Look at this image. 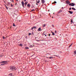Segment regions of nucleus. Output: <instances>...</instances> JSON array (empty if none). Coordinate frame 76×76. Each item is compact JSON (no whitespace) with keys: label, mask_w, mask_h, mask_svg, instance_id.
Instances as JSON below:
<instances>
[{"label":"nucleus","mask_w":76,"mask_h":76,"mask_svg":"<svg viewBox=\"0 0 76 76\" xmlns=\"http://www.w3.org/2000/svg\"><path fill=\"white\" fill-rule=\"evenodd\" d=\"M75 26H76V25H75Z\"/></svg>","instance_id":"45"},{"label":"nucleus","mask_w":76,"mask_h":76,"mask_svg":"<svg viewBox=\"0 0 76 76\" xmlns=\"http://www.w3.org/2000/svg\"><path fill=\"white\" fill-rule=\"evenodd\" d=\"M34 29V27H32L31 28V29Z\"/></svg>","instance_id":"32"},{"label":"nucleus","mask_w":76,"mask_h":76,"mask_svg":"<svg viewBox=\"0 0 76 76\" xmlns=\"http://www.w3.org/2000/svg\"><path fill=\"white\" fill-rule=\"evenodd\" d=\"M27 6L29 7H30V4H27Z\"/></svg>","instance_id":"14"},{"label":"nucleus","mask_w":76,"mask_h":76,"mask_svg":"<svg viewBox=\"0 0 76 76\" xmlns=\"http://www.w3.org/2000/svg\"><path fill=\"white\" fill-rule=\"evenodd\" d=\"M43 28L45 27V24H44L43 25Z\"/></svg>","instance_id":"21"},{"label":"nucleus","mask_w":76,"mask_h":76,"mask_svg":"<svg viewBox=\"0 0 76 76\" xmlns=\"http://www.w3.org/2000/svg\"><path fill=\"white\" fill-rule=\"evenodd\" d=\"M68 12L69 13H70V14H73V12H72V11H68Z\"/></svg>","instance_id":"7"},{"label":"nucleus","mask_w":76,"mask_h":76,"mask_svg":"<svg viewBox=\"0 0 76 76\" xmlns=\"http://www.w3.org/2000/svg\"><path fill=\"white\" fill-rule=\"evenodd\" d=\"M6 7L7 9H8V8H7V7L6 6Z\"/></svg>","instance_id":"35"},{"label":"nucleus","mask_w":76,"mask_h":76,"mask_svg":"<svg viewBox=\"0 0 76 76\" xmlns=\"http://www.w3.org/2000/svg\"><path fill=\"white\" fill-rule=\"evenodd\" d=\"M25 49H29V48L28 47H25Z\"/></svg>","instance_id":"16"},{"label":"nucleus","mask_w":76,"mask_h":76,"mask_svg":"<svg viewBox=\"0 0 76 76\" xmlns=\"http://www.w3.org/2000/svg\"><path fill=\"white\" fill-rule=\"evenodd\" d=\"M41 2L42 4H44V3H45V1L44 0H41Z\"/></svg>","instance_id":"6"},{"label":"nucleus","mask_w":76,"mask_h":76,"mask_svg":"<svg viewBox=\"0 0 76 76\" xmlns=\"http://www.w3.org/2000/svg\"><path fill=\"white\" fill-rule=\"evenodd\" d=\"M24 1H26V0H24Z\"/></svg>","instance_id":"36"},{"label":"nucleus","mask_w":76,"mask_h":76,"mask_svg":"<svg viewBox=\"0 0 76 76\" xmlns=\"http://www.w3.org/2000/svg\"><path fill=\"white\" fill-rule=\"evenodd\" d=\"M53 56H50V57L48 58H50V59H51V58H53Z\"/></svg>","instance_id":"12"},{"label":"nucleus","mask_w":76,"mask_h":76,"mask_svg":"<svg viewBox=\"0 0 76 76\" xmlns=\"http://www.w3.org/2000/svg\"><path fill=\"white\" fill-rule=\"evenodd\" d=\"M3 39H4V37L3 36V37H2Z\"/></svg>","instance_id":"30"},{"label":"nucleus","mask_w":76,"mask_h":76,"mask_svg":"<svg viewBox=\"0 0 76 76\" xmlns=\"http://www.w3.org/2000/svg\"><path fill=\"white\" fill-rule=\"evenodd\" d=\"M32 12H34V11H35V10L33 9L31 10Z\"/></svg>","instance_id":"20"},{"label":"nucleus","mask_w":76,"mask_h":76,"mask_svg":"<svg viewBox=\"0 0 76 76\" xmlns=\"http://www.w3.org/2000/svg\"><path fill=\"white\" fill-rule=\"evenodd\" d=\"M37 3H39V0H38V1L37 2Z\"/></svg>","instance_id":"18"},{"label":"nucleus","mask_w":76,"mask_h":76,"mask_svg":"<svg viewBox=\"0 0 76 76\" xmlns=\"http://www.w3.org/2000/svg\"><path fill=\"white\" fill-rule=\"evenodd\" d=\"M8 4H10V3H8Z\"/></svg>","instance_id":"43"},{"label":"nucleus","mask_w":76,"mask_h":76,"mask_svg":"<svg viewBox=\"0 0 76 76\" xmlns=\"http://www.w3.org/2000/svg\"><path fill=\"white\" fill-rule=\"evenodd\" d=\"M71 9H72V8H71L69 9V10H71Z\"/></svg>","instance_id":"34"},{"label":"nucleus","mask_w":76,"mask_h":76,"mask_svg":"<svg viewBox=\"0 0 76 76\" xmlns=\"http://www.w3.org/2000/svg\"><path fill=\"white\" fill-rule=\"evenodd\" d=\"M71 47V46L70 45V46H69V47Z\"/></svg>","instance_id":"42"},{"label":"nucleus","mask_w":76,"mask_h":76,"mask_svg":"<svg viewBox=\"0 0 76 76\" xmlns=\"http://www.w3.org/2000/svg\"><path fill=\"white\" fill-rule=\"evenodd\" d=\"M11 7H13V5L12 4H11Z\"/></svg>","instance_id":"29"},{"label":"nucleus","mask_w":76,"mask_h":76,"mask_svg":"<svg viewBox=\"0 0 76 76\" xmlns=\"http://www.w3.org/2000/svg\"><path fill=\"white\" fill-rule=\"evenodd\" d=\"M53 18V17H52V18Z\"/></svg>","instance_id":"47"},{"label":"nucleus","mask_w":76,"mask_h":76,"mask_svg":"<svg viewBox=\"0 0 76 76\" xmlns=\"http://www.w3.org/2000/svg\"><path fill=\"white\" fill-rule=\"evenodd\" d=\"M74 53H75V54H76V51H75Z\"/></svg>","instance_id":"24"},{"label":"nucleus","mask_w":76,"mask_h":76,"mask_svg":"<svg viewBox=\"0 0 76 76\" xmlns=\"http://www.w3.org/2000/svg\"><path fill=\"white\" fill-rule=\"evenodd\" d=\"M33 28H34V29H36V27L34 26V27Z\"/></svg>","instance_id":"28"},{"label":"nucleus","mask_w":76,"mask_h":76,"mask_svg":"<svg viewBox=\"0 0 76 76\" xmlns=\"http://www.w3.org/2000/svg\"><path fill=\"white\" fill-rule=\"evenodd\" d=\"M36 4L37 5H38V3H36Z\"/></svg>","instance_id":"33"},{"label":"nucleus","mask_w":76,"mask_h":76,"mask_svg":"<svg viewBox=\"0 0 76 76\" xmlns=\"http://www.w3.org/2000/svg\"><path fill=\"white\" fill-rule=\"evenodd\" d=\"M13 26H15V25L14 23L13 24Z\"/></svg>","instance_id":"26"},{"label":"nucleus","mask_w":76,"mask_h":76,"mask_svg":"<svg viewBox=\"0 0 76 76\" xmlns=\"http://www.w3.org/2000/svg\"><path fill=\"white\" fill-rule=\"evenodd\" d=\"M54 3H57V2H56V1H54V3H53L52 4H54Z\"/></svg>","instance_id":"17"},{"label":"nucleus","mask_w":76,"mask_h":76,"mask_svg":"<svg viewBox=\"0 0 76 76\" xmlns=\"http://www.w3.org/2000/svg\"><path fill=\"white\" fill-rule=\"evenodd\" d=\"M55 33H56V32H57V31H55Z\"/></svg>","instance_id":"38"},{"label":"nucleus","mask_w":76,"mask_h":76,"mask_svg":"<svg viewBox=\"0 0 76 76\" xmlns=\"http://www.w3.org/2000/svg\"><path fill=\"white\" fill-rule=\"evenodd\" d=\"M52 26L53 27V28H54V25H52Z\"/></svg>","instance_id":"31"},{"label":"nucleus","mask_w":76,"mask_h":76,"mask_svg":"<svg viewBox=\"0 0 76 76\" xmlns=\"http://www.w3.org/2000/svg\"><path fill=\"white\" fill-rule=\"evenodd\" d=\"M63 7H62V9H63Z\"/></svg>","instance_id":"44"},{"label":"nucleus","mask_w":76,"mask_h":76,"mask_svg":"<svg viewBox=\"0 0 76 76\" xmlns=\"http://www.w3.org/2000/svg\"><path fill=\"white\" fill-rule=\"evenodd\" d=\"M66 4H69V3H70V1H66Z\"/></svg>","instance_id":"5"},{"label":"nucleus","mask_w":76,"mask_h":76,"mask_svg":"<svg viewBox=\"0 0 76 76\" xmlns=\"http://www.w3.org/2000/svg\"><path fill=\"white\" fill-rule=\"evenodd\" d=\"M20 46H21V47H22V44H20Z\"/></svg>","instance_id":"25"},{"label":"nucleus","mask_w":76,"mask_h":76,"mask_svg":"<svg viewBox=\"0 0 76 76\" xmlns=\"http://www.w3.org/2000/svg\"><path fill=\"white\" fill-rule=\"evenodd\" d=\"M22 5V6L24 8V3L23 2V1H22L21 2Z\"/></svg>","instance_id":"4"},{"label":"nucleus","mask_w":76,"mask_h":76,"mask_svg":"<svg viewBox=\"0 0 76 76\" xmlns=\"http://www.w3.org/2000/svg\"><path fill=\"white\" fill-rule=\"evenodd\" d=\"M55 56H57L56 55H55Z\"/></svg>","instance_id":"48"},{"label":"nucleus","mask_w":76,"mask_h":76,"mask_svg":"<svg viewBox=\"0 0 76 76\" xmlns=\"http://www.w3.org/2000/svg\"><path fill=\"white\" fill-rule=\"evenodd\" d=\"M34 47V45H30V47L31 48H32V47Z\"/></svg>","instance_id":"8"},{"label":"nucleus","mask_w":76,"mask_h":76,"mask_svg":"<svg viewBox=\"0 0 76 76\" xmlns=\"http://www.w3.org/2000/svg\"><path fill=\"white\" fill-rule=\"evenodd\" d=\"M53 14H54V13H53Z\"/></svg>","instance_id":"49"},{"label":"nucleus","mask_w":76,"mask_h":76,"mask_svg":"<svg viewBox=\"0 0 76 76\" xmlns=\"http://www.w3.org/2000/svg\"><path fill=\"white\" fill-rule=\"evenodd\" d=\"M41 31V28L40 27L38 29V31Z\"/></svg>","instance_id":"9"},{"label":"nucleus","mask_w":76,"mask_h":76,"mask_svg":"<svg viewBox=\"0 0 76 76\" xmlns=\"http://www.w3.org/2000/svg\"><path fill=\"white\" fill-rule=\"evenodd\" d=\"M16 1H18V0H16Z\"/></svg>","instance_id":"41"},{"label":"nucleus","mask_w":76,"mask_h":76,"mask_svg":"<svg viewBox=\"0 0 76 76\" xmlns=\"http://www.w3.org/2000/svg\"><path fill=\"white\" fill-rule=\"evenodd\" d=\"M34 6H35L33 5V4L32 5V7H34Z\"/></svg>","instance_id":"23"},{"label":"nucleus","mask_w":76,"mask_h":76,"mask_svg":"<svg viewBox=\"0 0 76 76\" xmlns=\"http://www.w3.org/2000/svg\"><path fill=\"white\" fill-rule=\"evenodd\" d=\"M45 36H47V35H45Z\"/></svg>","instance_id":"46"},{"label":"nucleus","mask_w":76,"mask_h":76,"mask_svg":"<svg viewBox=\"0 0 76 76\" xmlns=\"http://www.w3.org/2000/svg\"><path fill=\"white\" fill-rule=\"evenodd\" d=\"M31 35V33H29L28 35Z\"/></svg>","instance_id":"27"},{"label":"nucleus","mask_w":76,"mask_h":76,"mask_svg":"<svg viewBox=\"0 0 76 76\" xmlns=\"http://www.w3.org/2000/svg\"><path fill=\"white\" fill-rule=\"evenodd\" d=\"M72 9L73 10H76V9H75V8L73 7L72 8Z\"/></svg>","instance_id":"11"},{"label":"nucleus","mask_w":76,"mask_h":76,"mask_svg":"<svg viewBox=\"0 0 76 76\" xmlns=\"http://www.w3.org/2000/svg\"><path fill=\"white\" fill-rule=\"evenodd\" d=\"M27 4H28V2H26L25 3V5L26 6Z\"/></svg>","instance_id":"10"},{"label":"nucleus","mask_w":76,"mask_h":76,"mask_svg":"<svg viewBox=\"0 0 76 76\" xmlns=\"http://www.w3.org/2000/svg\"><path fill=\"white\" fill-rule=\"evenodd\" d=\"M52 35H55V34H54V33L52 32Z\"/></svg>","instance_id":"19"},{"label":"nucleus","mask_w":76,"mask_h":76,"mask_svg":"<svg viewBox=\"0 0 76 76\" xmlns=\"http://www.w3.org/2000/svg\"><path fill=\"white\" fill-rule=\"evenodd\" d=\"M12 2L13 3V2H14V1H13V0H12Z\"/></svg>","instance_id":"40"},{"label":"nucleus","mask_w":76,"mask_h":76,"mask_svg":"<svg viewBox=\"0 0 76 76\" xmlns=\"http://www.w3.org/2000/svg\"><path fill=\"white\" fill-rule=\"evenodd\" d=\"M75 5V4L73 3H70L69 4V6H74Z\"/></svg>","instance_id":"3"},{"label":"nucleus","mask_w":76,"mask_h":76,"mask_svg":"<svg viewBox=\"0 0 76 76\" xmlns=\"http://www.w3.org/2000/svg\"><path fill=\"white\" fill-rule=\"evenodd\" d=\"M60 12H62V10H60L59 11V13H60Z\"/></svg>","instance_id":"22"},{"label":"nucleus","mask_w":76,"mask_h":76,"mask_svg":"<svg viewBox=\"0 0 76 76\" xmlns=\"http://www.w3.org/2000/svg\"><path fill=\"white\" fill-rule=\"evenodd\" d=\"M10 69L12 71H13V70H16V67L15 66H11L10 67Z\"/></svg>","instance_id":"2"},{"label":"nucleus","mask_w":76,"mask_h":76,"mask_svg":"<svg viewBox=\"0 0 76 76\" xmlns=\"http://www.w3.org/2000/svg\"><path fill=\"white\" fill-rule=\"evenodd\" d=\"M1 63H3V64H1V66H4L5 64H7V61H2L1 62Z\"/></svg>","instance_id":"1"},{"label":"nucleus","mask_w":76,"mask_h":76,"mask_svg":"<svg viewBox=\"0 0 76 76\" xmlns=\"http://www.w3.org/2000/svg\"><path fill=\"white\" fill-rule=\"evenodd\" d=\"M71 24H72V22H73V20H72V19H71Z\"/></svg>","instance_id":"15"},{"label":"nucleus","mask_w":76,"mask_h":76,"mask_svg":"<svg viewBox=\"0 0 76 76\" xmlns=\"http://www.w3.org/2000/svg\"><path fill=\"white\" fill-rule=\"evenodd\" d=\"M72 44H71L70 45V46H72Z\"/></svg>","instance_id":"37"},{"label":"nucleus","mask_w":76,"mask_h":76,"mask_svg":"<svg viewBox=\"0 0 76 76\" xmlns=\"http://www.w3.org/2000/svg\"><path fill=\"white\" fill-rule=\"evenodd\" d=\"M12 74H10L9 75V76H12Z\"/></svg>","instance_id":"13"},{"label":"nucleus","mask_w":76,"mask_h":76,"mask_svg":"<svg viewBox=\"0 0 76 76\" xmlns=\"http://www.w3.org/2000/svg\"><path fill=\"white\" fill-rule=\"evenodd\" d=\"M50 34H49V36H50Z\"/></svg>","instance_id":"39"}]
</instances>
